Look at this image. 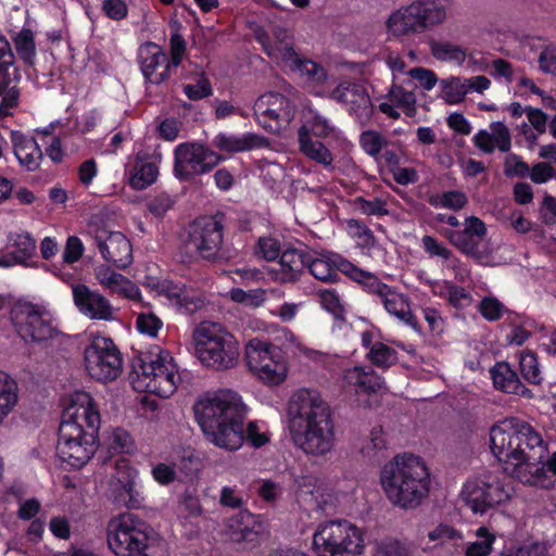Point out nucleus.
<instances>
[{"label":"nucleus","instance_id":"nucleus-55","mask_svg":"<svg viewBox=\"0 0 556 556\" xmlns=\"http://www.w3.org/2000/svg\"><path fill=\"white\" fill-rule=\"evenodd\" d=\"M280 339L283 342L286 349H288L294 356L303 357L306 359L317 361L319 358V352L305 346L299 338L294 336L289 329L282 328Z\"/></svg>","mask_w":556,"mask_h":556},{"label":"nucleus","instance_id":"nucleus-12","mask_svg":"<svg viewBox=\"0 0 556 556\" xmlns=\"http://www.w3.org/2000/svg\"><path fill=\"white\" fill-rule=\"evenodd\" d=\"M11 319L25 342H41L56 333L54 319L47 305L18 301L11 309Z\"/></svg>","mask_w":556,"mask_h":556},{"label":"nucleus","instance_id":"nucleus-34","mask_svg":"<svg viewBox=\"0 0 556 556\" xmlns=\"http://www.w3.org/2000/svg\"><path fill=\"white\" fill-rule=\"evenodd\" d=\"M342 384L356 394L377 393L382 389L381 378L370 367L364 366L346 369L343 374Z\"/></svg>","mask_w":556,"mask_h":556},{"label":"nucleus","instance_id":"nucleus-7","mask_svg":"<svg viewBox=\"0 0 556 556\" xmlns=\"http://www.w3.org/2000/svg\"><path fill=\"white\" fill-rule=\"evenodd\" d=\"M130 381L137 392L167 399L176 392L181 377L170 352L157 349V352H151L140 359L130 375Z\"/></svg>","mask_w":556,"mask_h":556},{"label":"nucleus","instance_id":"nucleus-31","mask_svg":"<svg viewBox=\"0 0 556 556\" xmlns=\"http://www.w3.org/2000/svg\"><path fill=\"white\" fill-rule=\"evenodd\" d=\"M305 130L307 136H315L320 139H332L343 149L350 143L346 138L327 117L323 116L316 110L306 108L302 112V125L299 131Z\"/></svg>","mask_w":556,"mask_h":556},{"label":"nucleus","instance_id":"nucleus-41","mask_svg":"<svg viewBox=\"0 0 556 556\" xmlns=\"http://www.w3.org/2000/svg\"><path fill=\"white\" fill-rule=\"evenodd\" d=\"M490 374L496 389L510 394L532 397V392L520 382L509 364L505 362L497 363L490 370Z\"/></svg>","mask_w":556,"mask_h":556},{"label":"nucleus","instance_id":"nucleus-1","mask_svg":"<svg viewBox=\"0 0 556 556\" xmlns=\"http://www.w3.org/2000/svg\"><path fill=\"white\" fill-rule=\"evenodd\" d=\"M194 415L205 438L219 448L237 451L245 439L254 447L269 441L264 422L250 421L244 427L248 406L242 396L231 389L204 394L194 404Z\"/></svg>","mask_w":556,"mask_h":556},{"label":"nucleus","instance_id":"nucleus-45","mask_svg":"<svg viewBox=\"0 0 556 556\" xmlns=\"http://www.w3.org/2000/svg\"><path fill=\"white\" fill-rule=\"evenodd\" d=\"M17 403V382L8 372L0 370V425L13 413Z\"/></svg>","mask_w":556,"mask_h":556},{"label":"nucleus","instance_id":"nucleus-59","mask_svg":"<svg viewBox=\"0 0 556 556\" xmlns=\"http://www.w3.org/2000/svg\"><path fill=\"white\" fill-rule=\"evenodd\" d=\"M368 356L379 367H390L397 359L396 352L382 342L374 343Z\"/></svg>","mask_w":556,"mask_h":556},{"label":"nucleus","instance_id":"nucleus-26","mask_svg":"<svg viewBox=\"0 0 556 556\" xmlns=\"http://www.w3.org/2000/svg\"><path fill=\"white\" fill-rule=\"evenodd\" d=\"M224 531L231 542L255 545L264 535L265 527L257 516L239 511L227 519Z\"/></svg>","mask_w":556,"mask_h":556},{"label":"nucleus","instance_id":"nucleus-61","mask_svg":"<svg viewBox=\"0 0 556 556\" xmlns=\"http://www.w3.org/2000/svg\"><path fill=\"white\" fill-rule=\"evenodd\" d=\"M163 327V321L153 313H140L136 319L137 330L149 337H156Z\"/></svg>","mask_w":556,"mask_h":556},{"label":"nucleus","instance_id":"nucleus-52","mask_svg":"<svg viewBox=\"0 0 556 556\" xmlns=\"http://www.w3.org/2000/svg\"><path fill=\"white\" fill-rule=\"evenodd\" d=\"M345 230L358 248L370 250L375 247L376 239L372 231L359 220L354 218L345 220Z\"/></svg>","mask_w":556,"mask_h":556},{"label":"nucleus","instance_id":"nucleus-32","mask_svg":"<svg viewBox=\"0 0 556 556\" xmlns=\"http://www.w3.org/2000/svg\"><path fill=\"white\" fill-rule=\"evenodd\" d=\"M21 73L15 64L0 63V117L12 114V110L18 105Z\"/></svg>","mask_w":556,"mask_h":556},{"label":"nucleus","instance_id":"nucleus-3","mask_svg":"<svg viewBox=\"0 0 556 556\" xmlns=\"http://www.w3.org/2000/svg\"><path fill=\"white\" fill-rule=\"evenodd\" d=\"M289 431L293 443L304 453L323 456L334 446V424L328 404L319 392L300 389L288 408Z\"/></svg>","mask_w":556,"mask_h":556},{"label":"nucleus","instance_id":"nucleus-2","mask_svg":"<svg viewBox=\"0 0 556 556\" xmlns=\"http://www.w3.org/2000/svg\"><path fill=\"white\" fill-rule=\"evenodd\" d=\"M490 447L505 472L525 484L547 488L551 479L532 473L535 462L545 457L547 445L534 428L517 418H505L490 429Z\"/></svg>","mask_w":556,"mask_h":556},{"label":"nucleus","instance_id":"nucleus-11","mask_svg":"<svg viewBox=\"0 0 556 556\" xmlns=\"http://www.w3.org/2000/svg\"><path fill=\"white\" fill-rule=\"evenodd\" d=\"M83 364L87 375L101 382L113 381L123 371V356L119 349L110 337L100 332L88 334Z\"/></svg>","mask_w":556,"mask_h":556},{"label":"nucleus","instance_id":"nucleus-58","mask_svg":"<svg viewBox=\"0 0 556 556\" xmlns=\"http://www.w3.org/2000/svg\"><path fill=\"white\" fill-rule=\"evenodd\" d=\"M359 144L365 153L378 160L382 149L387 146V139L379 131L366 130L361 134Z\"/></svg>","mask_w":556,"mask_h":556},{"label":"nucleus","instance_id":"nucleus-62","mask_svg":"<svg viewBox=\"0 0 556 556\" xmlns=\"http://www.w3.org/2000/svg\"><path fill=\"white\" fill-rule=\"evenodd\" d=\"M386 446L387 441L382 428L375 427L371 429L368 440L362 446V453L365 456L372 457L384 450Z\"/></svg>","mask_w":556,"mask_h":556},{"label":"nucleus","instance_id":"nucleus-17","mask_svg":"<svg viewBox=\"0 0 556 556\" xmlns=\"http://www.w3.org/2000/svg\"><path fill=\"white\" fill-rule=\"evenodd\" d=\"M254 117L264 129L278 132L293 121L294 108L286 97L269 92L255 101Z\"/></svg>","mask_w":556,"mask_h":556},{"label":"nucleus","instance_id":"nucleus-21","mask_svg":"<svg viewBox=\"0 0 556 556\" xmlns=\"http://www.w3.org/2000/svg\"><path fill=\"white\" fill-rule=\"evenodd\" d=\"M93 240L102 257L118 268H126L132 262V249L129 240L119 231L105 227L92 230Z\"/></svg>","mask_w":556,"mask_h":556},{"label":"nucleus","instance_id":"nucleus-6","mask_svg":"<svg viewBox=\"0 0 556 556\" xmlns=\"http://www.w3.org/2000/svg\"><path fill=\"white\" fill-rule=\"evenodd\" d=\"M194 353L211 369L226 370L236 366L240 351L237 339L219 323L202 321L192 332Z\"/></svg>","mask_w":556,"mask_h":556},{"label":"nucleus","instance_id":"nucleus-53","mask_svg":"<svg viewBox=\"0 0 556 556\" xmlns=\"http://www.w3.org/2000/svg\"><path fill=\"white\" fill-rule=\"evenodd\" d=\"M519 368L522 377L532 384H540L543 375L535 353L522 351L519 353Z\"/></svg>","mask_w":556,"mask_h":556},{"label":"nucleus","instance_id":"nucleus-13","mask_svg":"<svg viewBox=\"0 0 556 556\" xmlns=\"http://www.w3.org/2000/svg\"><path fill=\"white\" fill-rule=\"evenodd\" d=\"M96 450L97 434L67 424L60 425L56 455L62 463L72 468H81L91 459Z\"/></svg>","mask_w":556,"mask_h":556},{"label":"nucleus","instance_id":"nucleus-25","mask_svg":"<svg viewBox=\"0 0 556 556\" xmlns=\"http://www.w3.org/2000/svg\"><path fill=\"white\" fill-rule=\"evenodd\" d=\"M7 245L9 249H11V251L5 254H0V268H12L14 266H37V262L34 261L37 244L29 232H10L8 236Z\"/></svg>","mask_w":556,"mask_h":556},{"label":"nucleus","instance_id":"nucleus-46","mask_svg":"<svg viewBox=\"0 0 556 556\" xmlns=\"http://www.w3.org/2000/svg\"><path fill=\"white\" fill-rule=\"evenodd\" d=\"M431 55L440 61L462 65L466 60V50L448 40H431L429 42Z\"/></svg>","mask_w":556,"mask_h":556},{"label":"nucleus","instance_id":"nucleus-20","mask_svg":"<svg viewBox=\"0 0 556 556\" xmlns=\"http://www.w3.org/2000/svg\"><path fill=\"white\" fill-rule=\"evenodd\" d=\"M73 301L80 314L92 320L111 321L115 318V308L110 300L98 290L83 283L72 285Z\"/></svg>","mask_w":556,"mask_h":556},{"label":"nucleus","instance_id":"nucleus-49","mask_svg":"<svg viewBox=\"0 0 556 556\" xmlns=\"http://www.w3.org/2000/svg\"><path fill=\"white\" fill-rule=\"evenodd\" d=\"M15 50L26 63H33L36 58V45L34 31L23 27L12 36Z\"/></svg>","mask_w":556,"mask_h":556},{"label":"nucleus","instance_id":"nucleus-35","mask_svg":"<svg viewBox=\"0 0 556 556\" xmlns=\"http://www.w3.org/2000/svg\"><path fill=\"white\" fill-rule=\"evenodd\" d=\"M125 177L132 189L144 190L156 181L159 168L153 162L138 154L125 165Z\"/></svg>","mask_w":556,"mask_h":556},{"label":"nucleus","instance_id":"nucleus-10","mask_svg":"<svg viewBox=\"0 0 556 556\" xmlns=\"http://www.w3.org/2000/svg\"><path fill=\"white\" fill-rule=\"evenodd\" d=\"M245 362L250 372L264 386L279 387L289 377L287 356L269 341L257 338L250 340L245 344Z\"/></svg>","mask_w":556,"mask_h":556},{"label":"nucleus","instance_id":"nucleus-51","mask_svg":"<svg viewBox=\"0 0 556 556\" xmlns=\"http://www.w3.org/2000/svg\"><path fill=\"white\" fill-rule=\"evenodd\" d=\"M372 556H413V554L404 542L393 536H386L374 542Z\"/></svg>","mask_w":556,"mask_h":556},{"label":"nucleus","instance_id":"nucleus-60","mask_svg":"<svg viewBox=\"0 0 556 556\" xmlns=\"http://www.w3.org/2000/svg\"><path fill=\"white\" fill-rule=\"evenodd\" d=\"M184 92L188 99L197 101L204 99L212 94V87L210 80L206 78L202 71H199L198 78L194 84H186Z\"/></svg>","mask_w":556,"mask_h":556},{"label":"nucleus","instance_id":"nucleus-37","mask_svg":"<svg viewBox=\"0 0 556 556\" xmlns=\"http://www.w3.org/2000/svg\"><path fill=\"white\" fill-rule=\"evenodd\" d=\"M389 38L401 39L421 34L410 4L401 5L384 22Z\"/></svg>","mask_w":556,"mask_h":556},{"label":"nucleus","instance_id":"nucleus-23","mask_svg":"<svg viewBox=\"0 0 556 556\" xmlns=\"http://www.w3.org/2000/svg\"><path fill=\"white\" fill-rule=\"evenodd\" d=\"M159 296L180 314H193L206 303L204 291L193 285L165 282L160 287Z\"/></svg>","mask_w":556,"mask_h":556},{"label":"nucleus","instance_id":"nucleus-8","mask_svg":"<svg viewBox=\"0 0 556 556\" xmlns=\"http://www.w3.org/2000/svg\"><path fill=\"white\" fill-rule=\"evenodd\" d=\"M513 488L497 473L471 476L462 484L457 502L473 515L484 516L506 506L513 498Z\"/></svg>","mask_w":556,"mask_h":556},{"label":"nucleus","instance_id":"nucleus-54","mask_svg":"<svg viewBox=\"0 0 556 556\" xmlns=\"http://www.w3.org/2000/svg\"><path fill=\"white\" fill-rule=\"evenodd\" d=\"M228 294L231 301L251 308L262 306L267 300L266 290L261 288L248 291L240 288H233L228 292Z\"/></svg>","mask_w":556,"mask_h":556},{"label":"nucleus","instance_id":"nucleus-33","mask_svg":"<svg viewBox=\"0 0 556 556\" xmlns=\"http://www.w3.org/2000/svg\"><path fill=\"white\" fill-rule=\"evenodd\" d=\"M409 4L420 33L442 25L447 18L446 5L441 0H414Z\"/></svg>","mask_w":556,"mask_h":556},{"label":"nucleus","instance_id":"nucleus-28","mask_svg":"<svg viewBox=\"0 0 556 556\" xmlns=\"http://www.w3.org/2000/svg\"><path fill=\"white\" fill-rule=\"evenodd\" d=\"M94 278L111 294L131 301L141 299V292L135 282L105 264L94 268Z\"/></svg>","mask_w":556,"mask_h":556},{"label":"nucleus","instance_id":"nucleus-5","mask_svg":"<svg viewBox=\"0 0 556 556\" xmlns=\"http://www.w3.org/2000/svg\"><path fill=\"white\" fill-rule=\"evenodd\" d=\"M106 542L116 556H167L163 542L132 514H119L109 520Z\"/></svg>","mask_w":556,"mask_h":556},{"label":"nucleus","instance_id":"nucleus-43","mask_svg":"<svg viewBox=\"0 0 556 556\" xmlns=\"http://www.w3.org/2000/svg\"><path fill=\"white\" fill-rule=\"evenodd\" d=\"M299 149L309 160L323 165L326 169H333V154L330 149L319 140L307 136L305 130L298 131Z\"/></svg>","mask_w":556,"mask_h":556},{"label":"nucleus","instance_id":"nucleus-14","mask_svg":"<svg viewBox=\"0 0 556 556\" xmlns=\"http://www.w3.org/2000/svg\"><path fill=\"white\" fill-rule=\"evenodd\" d=\"M223 160L217 152L204 144L180 143L175 149L174 174L180 180H188L210 172Z\"/></svg>","mask_w":556,"mask_h":556},{"label":"nucleus","instance_id":"nucleus-22","mask_svg":"<svg viewBox=\"0 0 556 556\" xmlns=\"http://www.w3.org/2000/svg\"><path fill=\"white\" fill-rule=\"evenodd\" d=\"M223 225L212 217L195 220L189 231V244L203 257H214L222 248Z\"/></svg>","mask_w":556,"mask_h":556},{"label":"nucleus","instance_id":"nucleus-30","mask_svg":"<svg viewBox=\"0 0 556 556\" xmlns=\"http://www.w3.org/2000/svg\"><path fill=\"white\" fill-rule=\"evenodd\" d=\"M307 253L298 249H287L279 256L278 266L268 269L273 281L278 283L295 282L306 267Z\"/></svg>","mask_w":556,"mask_h":556},{"label":"nucleus","instance_id":"nucleus-9","mask_svg":"<svg viewBox=\"0 0 556 556\" xmlns=\"http://www.w3.org/2000/svg\"><path fill=\"white\" fill-rule=\"evenodd\" d=\"M365 547L364 530L348 519L321 521L313 532L316 556H362Z\"/></svg>","mask_w":556,"mask_h":556},{"label":"nucleus","instance_id":"nucleus-39","mask_svg":"<svg viewBox=\"0 0 556 556\" xmlns=\"http://www.w3.org/2000/svg\"><path fill=\"white\" fill-rule=\"evenodd\" d=\"M472 140L476 147L485 153H491L495 149L507 152L511 146L509 129L502 122H493L490 130L478 131Z\"/></svg>","mask_w":556,"mask_h":556},{"label":"nucleus","instance_id":"nucleus-18","mask_svg":"<svg viewBox=\"0 0 556 556\" xmlns=\"http://www.w3.org/2000/svg\"><path fill=\"white\" fill-rule=\"evenodd\" d=\"M358 277H363L361 285L370 292L376 294L386 311L394 316L399 321L416 327V318L410 308V302L403 293L397 292L388 285L381 282L375 275L370 273H357Z\"/></svg>","mask_w":556,"mask_h":556},{"label":"nucleus","instance_id":"nucleus-42","mask_svg":"<svg viewBox=\"0 0 556 556\" xmlns=\"http://www.w3.org/2000/svg\"><path fill=\"white\" fill-rule=\"evenodd\" d=\"M188 459L180 454H175L169 458L159 462L151 468L153 480L160 485H168L179 479L188 465Z\"/></svg>","mask_w":556,"mask_h":556},{"label":"nucleus","instance_id":"nucleus-57","mask_svg":"<svg viewBox=\"0 0 556 556\" xmlns=\"http://www.w3.org/2000/svg\"><path fill=\"white\" fill-rule=\"evenodd\" d=\"M282 252L280 240L270 235L260 237L254 251L257 257L267 262L277 260Z\"/></svg>","mask_w":556,"mask_h":556},{"label":"nucleus","instance_id":"nucleus-63","mask_svg":"<svg viewBox=\"0 0 556 556\" xmlns=\"http://www.w3.org/2000/svg\"><path fill=\"white\" fill-rule=\"evenodd\" d=\"M353 205L357 212L364 215L384 216L388 215L389 213L386 207L384 201H382L381 199H375L369 201L359 197L354 200Z\"/></svg>","mask_w":556,"mask_h":556},{"label":"nucleus","instance_id":"nucleus-29","mask_svg":"<svg viewBox=\"0 0 556 556\" xmlns=\"http://www.w3.org/2000/svg\"><path fill=\"white\" fill-rule=\"evenodd\" d=\"M116 470L121 483L118 502L128 508H139L143 503L142 488L139 485V470L125 459L117 462Z\"/></svg>","mask_w":556,"mask_h":556},{"label":"nucleus","instance_id":"nucleus-15","mask_svg":"<svg viewBox=\"0 0 556 556\" xmlns=\"http://www.w3.org/2000/svg\"><path fill=\"white\" fill-rule=\"evenodd\" d=\"M66 424L98 434L101 415L99 405L90 393L74 391L64 399L61 425Z\"/></svg>","mask_w":556,"mask_h":556},{"label":"nucleus","instance_id":"nucleus-40","mask_svg":"<svg viewBox=\"0 0 556 556\" xmlns=\"http://www.w3.org/2000/svg\"><path fill=\"white\" fill-rule=\"evenodd\" d=\"M416 97L412 91H407L401 86L393 85L386 96L384 100L380 102L379 110L388 117L397 119L400 117V110L410 115L415 111Z\"/></svg>","mask_w":556,"mask_h":556},{"label":"nucleus","instance_id":"nucleus-36","mask_svg":"<svg viewBox=\"0 0 556 556\" xmlns=\"http://www.w3.org/2000/svg\"><path fill=\"white\" fill-rule=\"evenodd\" d=\"M212 144L223 152L239 153L264 147L267 140L254 132L242 135L219 132L213 138Z\"/></svg>","mask_w":556,"mask_h":556},{"label":"nucleus","instance_id":"nucleus-27","mask_svg":"<svg viewBox=\"0 0 556 556\" xmlns=\"http://www.w3.org/2000/svg\"><path fill=\"white\" fill-rule=\"evenodd\" d=\"M139 61L148 83L159 85L168 78L172 65L160 46L152 42L142 45L139 49Z\"/></svg>","mask_w":556,"mask_h":556},{"label":"nucleus","instance_id":"nucleus-64","mask_svg":"<svg viewBox=\"0 0 556 556\" xmlns=\"http://www.w3.org/2000/svg\"><path fill=\"white\" fill-rule=\"evenodd\" d=\"M479 312L489 321L498 320L504 312L505 306L494 296H485L479 304Z\"/></svg>","mask_w":556,"mask_h":556},{"label":"nucleus","instance_id":"nucleus-38","mask_svg":"<svg viewBox=\"0 0 556 556\" xmlns=\"http://www.w3.org/2000/svg\"><path fill=\"white\" fill-rule=\"evenodd\" d=\"M11 141L20 165L29 172L36 170L42 160V151L37 141L20 131L11 132Z\"/></svg>","mask_w":556,"mask_h":556},{"label":"nucleus","instance_id":"nucleus-48","mask_svg":"<svg viewBox=\"0 0 556 556\" xmlns=\"http://www.w3.org/2000/svg\"><path fill=\"white\" fill-rule=\"evenodd\" d=\"M468 94L463 77H448L440 81V96L448 104H458Z\"/></svg>","mask_w":556,"mask_h":556},{"label":"nucleus","instance_id":"nucleus-44","mask_svg":"<svg viewBox=\"0 0 556 556\" xmlns=\"http://www.w3.org/2000/svg\"><path fill=\"white\" fill-rule=\"evenodd\" d=\"M264 51L269 58L278 63H283L292 71L296 66V62L301 61V58L296 54L293 49L292 42L283 35L281 38L277 36L274 42L260 38Z\"/></svg>","mask_w":556,"mask_h":556},{"label":"nucleus","instance_id":"nucleus-4","mask_svg":"<svg viewBox=\"0 0 556 556\" xmlns=\"http://www.w3.org/2000/svg\"><path fill=\"white\" fill-rule=\"evenodd\" d=\"M380 483L392 505L414 509L430 492V471L419 456L404 453L383 465Z\"/></svg>","mask_w":556,"mask_h":556},{"label":"nucleus","instance_id":"nucleus-16","mask_svg":"<svg viewBox=\"0 0 556 556\" xmlns=\"http://www.w3.org/2000/svg\"><path fill=\"white\" fill-rule=\"evenodd\" d=\"M464 226L463 231H446V238L464 254L481 264L492 265L489 242L483 240L486 233L485 224L480 218L470 216L465 219Z\"/></svg>","mask_w":556,"mask_h":556},{"label":"nucleus","instance_id":"nucleus-50","mask_svg":"<svg viewBox=\"0 0 556 556\" xmlns=\"http://www.w3.org/2000/svg\"><path fill=\"white\" fill-rule=\"evenodd\" d=\"M293 71L298 72L312 87H318L327 80L326 70L320 64L308 59H301L300 62H296Z\"/></svg>","mask_w":556,"mask_h":556},{"label":"nucleus","instance_id":"nucleus-19","mask_svg":"<svg viewBox=\"0 0 556 556\" xmlns=\"http://www.w3.org/2000/svg\"><path fill=\"white\" fill-rule=\"evenodd\" d=\"M306 267L316 279L321 281H333L338 276V270H340L362 283L363 277H358L356 271L366 273L351 262L341 258L338 254L330 252L307 253Z\"/></svg>","mask_w":556,"mask_h":556},{"label":"nucleus","instance_id":"nucleus-24","mask_svg":"<svg viewBox=\"0 0 556 556\" xmlns=\"http://www.w3.org/2000/svg\"><path fill=\"white\" fill-rule=\"evenodd\" d=\"M340 103L351 115L359 122H365L371 114V101L366 89L355 83L343 81L328 96Z\"/></svg>","mask_w":556,"mask_h":556},{"label":"nucleus","instance_id":"nucleus-47","mask_svg":"<svg viewBox=\"0 0 556 556\" xmlns=\"http://www.w3.org/2000/svg\"><path fill=\"white\" fill-rule=\"evenodd\" d=\"M475 541L465 543L464 555L490 556L496 541V535L488 527L482 526L475 531Z\"/></svg>","mask_w":556,"mask_h":556},{"label":"nucleus","instance_id":"nucleus-56","mask_svg":"<svg viewBox=\"0 0 556 556\" xmlns=\"http://www.w3.org/2000/svg\"><path fill=\"white\" fill-rule=\"evenodd\" d=\"M467 197L462 191H446L430 197V204L438 208L460 210L467 204Z\"/></svg>","mask_w":556,"mask_h":556}]
</instances>
